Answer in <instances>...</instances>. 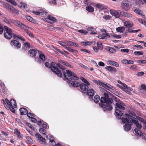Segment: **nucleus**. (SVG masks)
<instances>
[{"label": "nucleus", "instance_id": "9d476101", "mask_svg": "<svg viewBox=\"0 0 146 146\" xmlns=\"http://www.w3.org/2000/svg\"><path fill=\"white\" fill-rule=\"evenodd\" d=\"M5 5L8 9H10L13 13H15L17 15L19 14V11L18 10L13 8L11 6L7 3H6Z\"/></svg>", "mask_w": 146, "mask_h": 146}, {"label": "nucleus", "instance_id": "423d86ee", "mask_svg": "<svg viewBox=\"0 0 146 146\" xmlns=\"http://www.w3.org/2000/svg\"><path fill=\"white\" fill-rule=\"evenodd\" d=\"M4 29L6 32L4 34V37L7 39H10L12 37V30L11 29H9L6 26H4Z\"/></svg>", "mask_w": 146, "mask_h": 146}, {"label": "nucleus", "instance_id": "ddd939ff", "mask_svg": "<svg viewBox=\"0 0 146 146\" xmlns=\"http://www.w3.org/2000/svg\"><path fill=\"white\" fill-rule=\"evenodd\" d=\"M5 101L6 103L9 106H9H11V105L13 104L15 106L14 107H15V106H17L16 103L15 101L13 99H11L10 100V101L9 102L7 99L6 98L5 100Z\"/></svg>", "mask_w": 146, "mask_h": 146}, {"label": "nucleus", "instance_id": "f704fd0d", "mask_svg": "<svg viewBox=\"0 0 146 146\" xmlns=\"http://www.w3.org/2000/svg\"><path fill=\"white\" fill-rule=\"evenodd\" d=\"M39 57L40 60H41L42 61H44L45 60V56L44 54H40Z\"/></svg>", "mask_w": 146, "mask_h": 146}, {"label": "nucleus", "instance_id": "c85d7f7f", "mask_svg": "<svg viewBox=\"0 0 146 146\" xmlns=\"http://www.w3.org/2000/svg\"><path fill=\"white\" fill-rule=\"evenodd\" d=\"M86 10L90 12H92L94 11V8L91 6H88L86 7Z\"/></svg>", "mask_w": 146, "mask_h": 146}, {"label": "nucleus", "instance_id": "c756f323", "mask_svg": "<svg viewBox=\"0 0 146 146\" xmlns=\"http://www.w3.org/2000/svg\"><path fill=\"white\" fill-rule=\"evenodd\" d=\"M24 47H23L22 49H25L26 47L29 48L31 47L30 44L28 42H25L24 44Z\"/></svg>", "mask_w": 146, "mask_h": 146}, {"label": "nucleus", "instance_id": "1a4fd4ad", "mask_svg": "<svg viewBox=\"0 0 146 146\" xmlns=\"http://www.w3.org/2000/svg\"><path fill=\"white\" fill-rule=\"evenodd\" d=\"M11 45L15 46L17 48H19L21 46V43L16 40H12L11 42Z\"/></svg>", "mask_w": 146, "mask_h": 146}, {"label": "nucleus", "instance_id": "de8ad7c7", "mask_svg": "<svg viewBox=\"0 0 146 146\" xmlns=\"http://www.w3.org/2000/svg\"><path fill=\"white\" fill-rule=\"evenodd\" d=\"M134 11L137 14L140 15L142 11L139 9L137 8L134 9Z\"/></svg>", "mask_w": 146, "mask_h": 146}, {"label": "nucleus", "instance_id": "0e129e2a", "mask_svg": "<svg viewBox=\"0 0 146 146\" xmlns=\"http://www.w3.org/2000/svg\"><path fill=\"white\" fill-rule=\"evenodd\" d=\"M26 33H27L28 35L31 37H33V35L31 32H29L28 31H26Z\"/></svg>", "mask_w": 146, "mask_h": 146}, {"label": "nucleus", "instance_id": "a19ab883", "mask_svg": "<svg viewBox=\"0 0 146 146\" xmlns=\"http://www.w3.org/2000/svg\"><path fill=\"white\" fill-rule=\"evenodd\" d=\"M134 53L137 55H140L143 54V53L142 51H135Z\"/></svg>", "mask_w": 146, "mask_h": 146}, {"label": "nucleus", "instance_id": "2eb2a0df", "mask_svg": "<svg viewBox=\"0 0 146 146\" xmlns=\"http://www.w3.org/2000/svg\"><path fill=\"white\" fill-rule=\"evenodd\" d=\"M36 51L34 49H31L28 51V55L32 57H35L36 55Z\"/></svg>", "mask_w": 146, "mask_h": 146}, {"label": "nucleus", "instance_id": "b1692460", "mask_svg": "<svg viewBox=\"0 0 146 146\" xmlns=\"http://www.w3.org/2000/svg\"><path fill=\"white\" fill-rule=\"evenodd\" d=\"M92 81L95 84H97V85H100L104 87L105 83H104L103 82H101L99 80H93Z\"/></svg>", "mask_w": 146, "mask_h": 146}, {"label": "nucleus", "instance_id": "37998d69", "mask_svg": "<svg viewBox=\"0 0 146 146\" xmlns=\"http://www.w3.org/2000/svg\"><path fill=\"white\" fill-rule=\"evenodd\" d=\"M27 116L30 118H32L35 116L34 114L31 112L29 113H27Z\"/></svg>", "mask_w": 146, "mask_h": 146}, {"label": "nucleus", "instance_id": "dca6fc26", "mask_svg": "<svg viewBox=\"0 0 146 146\" xmlns=\"http://www.w3.org/2000/svg\"><path fill=\"white\" fill-rule=\"evenodd\" d=\"M124 25L125 27L129 29L133 26V23L130 21H125L124 23Z\"/></svg>", "mask_w": 146, "mask_h": 146}, {"label": "nucleus", "instance_id": "a878e982", "mask_svg": "<svg viewBox=\"0 0 146 146\" xmlns=\"http://www.w3.org/2000/svg\"><path fill=\"white\" fill-rule=\"evenodd\" d=\"M100 99V97L98 95H96L94 98V102L96 103H98Z\"/></svg>", "mask_w": 146, "mask_h": 146}, {"label": "nucleus", "instance_id": "e433bc0d", "mask_svg": "<svg viewBox=\"0 0 146 146\" xmlns=\"http://www.w3.org/2000/svg\"><path fill=\"white\" fill-rule=\"evenodd\" d=\"M97 46L99 47V48L100 50H102L103 47L102 43L101 42H98L97 43Z\"/></svg>", "mask_w": 146, "mask_h": 146}, {"label": "nucleus", "instance_id": "4c0bfd02", "mask_svg": "<svg viewBox=\"0 0 146 146\" xmlns=\"http://www.w3.org/2000/svg\"><path fill=\"white\" fill-rule=\"evenodd\" d=\"M140 30H141L140 29L131 30L130 29H128V31L129 33H135L137 32L138 31H140Z\"/></svg>", "mask_w": 146, "mask_h": 146}, {"label": "nucleus", "instance_id": "f257e3e1", "mask_svg": "<svg viewBox=\"0 0 146 146\" xmlns=\"http://www.w3.org/2000/svg\"><path fill=\"white\" fill-rule=\"evenodd\" d=\"M113 102V99L111 98H109L108 94L104 93L103 96L100 98L101 102L99 104V107L102 108L104 111H110L112 109V107L111 104Z\"/></svg>", "mask_w": 146, "mask_h": 146}, {"label": "nucleus", "instance_id": "6e6552de", "mask_svg": "<svg viewBox=\"0 0 146 146\" xmlns=\"http://www.w3.org/2000/svg\"><path fill=\"white\" fill-rule=\"evenodd\" d=\"M134 119H133L131 120H130V119H129L127 118L122 117L121 118V120L122 122L125 123H133L135 125L138 121H137Z\"/></svg>", "mask_w": 146, "mask_h": 146}, {"label": "nucleus", "instance_id": "a18cd8bd", "mask_svg": "<svg viewBox=\"0 0 146 146\" xmlns=\"http://www.w3.org/2000/svg\"><path fill=\"white\" fill-rule=\"evenodd\" d=\"M9 108L10 109V110L13 113H14L15 112V109L13 108V106L12 105H11V106H9Z\"/></svg>", "mask_w": 146, "mask_h": 146}, {"label": "nucleus", "instance_id": "2f4dec72", "mask_svg": "<svg viewBox=\"0 0 146 146\" xmlns=\"http://www.w3.org/2000/svg\"><path fill=\"white\" fill-rule=\"evenodd\" d=\"M106 49L112 53H115L116 52V50L115 49L111 47L107 48Z\"/></svg>", "mask_w": 146, "mask_h": 146}, {"label": "nucleus", "instance_id": "39448f33", "mask_svg": "<svg viewBox=\"0 0 146 146\" xmlns=\"http://www.w3.org/2000/svg\"><path fill=\"white\" fill-rule=\"evenodd\" d=\"M11 22L15 25L16 26L18 27L27 30L29 29L28 26L23 24L19 21L12 19L10 20Z\"/></svg>", "mask_w": 146, "mask_h": 146}, {"label": "nucleus", "instance_id": "774afa93", "mask_svg": "<svg viewBox=\"0 0 146 146\" xmlns=\"http://www.w3.org/2000/svg\"><path fill=\"white\" fill-rule=\"evenodd\" d=\"M84 2L85 4L87 5H89L90 4V1L89 0H84Z\"/></svg>", "mask_w": 146, "mask_h": 146}, {"label": "nucleus", "instance_id": "bb28decb", "mask_svg": "<svg viewBox=\"0 0 146 146\" xmlns=\"http://www.w3.org/2000/svg\"><path fill=\"white\" fill-rule=\"evenodd\" d=\"M125 28L123 27H118L116 29L117 32L120 33H123L125 30Z\"/></svg>", "mask_w": 146, "mask_h": 146}, {"label": "nucleus", "instance_id": "603ef678", "mask_svg": "<svg viewBox=\"0 0 146 146\" xmlns=\"http://www.w3.org/2000/svg\"><path fill=\"white\" fill-rule=\"evenodd\" d=\"M35 60L36 62H37L38 63H39L40 64L42 62V61L40 60L39 57L35 58Z\"/></svg>", "mask_w": 146, "mask_h": 146}, {"label": "nucleus", "instance_id": "393cba45", "mask_svg": "<svg viewBox=\"0 0 146 146\" xmlns=\"http://www.w3.org/2000/svg\"><path fill=\"white\" fill-rule=\"evenodd\" d=\"M71 84L72 86L76 87L79 86L80 85V83L79 82L75 80L72 81Z\"/></svg>", "mask_w": 146, "mask_h": 146}, {"label": "nucleus", "instance_id": "9b49d317", "mask_svg": "<svg viewBox=\"0 0 146 146\" xmlns=\"http://www.w3.org/2000/svg\"><path fill=\"white\" fill-rule=\"evenodd\" d=\"M105 69L112 74H115L117 71V69L115 67L110 66L106 67Z\"/></svg>", "mask_w": 146, "mask_h": 146}, {"label": "nucleus", "instance_id": "3c124183", "mask_svg": "<svg viewBox=\"0 0 146 146\" xmlns=\"http://www.w3.org/2000/svg\"><path fill=\"white\" fill-rule=\"evenodd\" d=\"M80 65L81 67H82L83 68H84L86 70H89V68L88 67L85 65H84L82 64H80Z\"/></svg>", "mask_w": 146, "mask_h": 146}, {"label": "nucleus", "instance_id": "58836bf2", "mask_svg": "<svg viewBox=\"0 0 146 146\" xmlns=\"http://www.w3.org/2000/svg\"><path fill=\"white\" fill-rule=\"evenodd\" d=\"M78 31L79 32L84 35H86L88 33V32L87 31L83 30H79Z\"/></svg>", "mask_w": 146, "mask_h": 146}, {"label": "nucleus", "instance_id": "8fccbe9b", "mask_svg": "<svg viewBox=\"0 0 146 146\" xmlns=\"http://www.w3.org/2000/svg\"><path fill=\"white\" fill-rule=\"evenodd\" d=\"M103 18L106 20H109L111 18V17L109 15H105Z\"/></svg>", "mask_w": 146, "mask_h": 146}, {"label": "nucleus", "instance_id": "412c9836", "mask_svg": "<svg viewBox=\"0 0 146 146\" xmlns=\"http://www.w3.org/2000/svg\"><path fill=\"white\" fill-rule=\"evenodd\" d=\"M108 62L110 65H111L115 67H119V64L114 61L109 60L108 61Z\"/></svg>", "mask_w": 146, "mask_h": 146}, {"label": "nucleus", "instance_id": "338daca9", "mask_svg": "<svg viewBox=\"0 0 146 146\" xmlns=\"http://www.w3.org/2000/svg\"><path fill=\"white\" fill-rule=\"evenodd\" d=\"M144 74V73L143 72H141L137 73V75L138 76H142Z\"/></svg>", "mask_w": 146, "mask_h": 146}, {"label": "nucleus", "instance_id": "4be33fe9", "mask_svg": "<svg viewBox=\"0 0 146 146\" xmlns=\"http://www.w3.org/2000/svg\"><path fill=\"white\" fill-rule=\"evenodd\" d=\"M88 85H87L83 83L80 84V88L81 90L83 91H86L88 89Z\"/></svg>", "mask_w": 146, "mask_h": 146}, {"label": "nucleus", "instance_id": "864d4df0", "mask_svg": "<svg viewBox=\"0 0 146 146\" xmlns=\"http://www.w3.org/2000/svg\"><path fill=\"white\" fill-rule=\"evenodd\" d=\"M38 12L39 13V14H40V13H47V12H46V11L43 10V9H40L38 10Z\"/></svg>", "mask_w": 146, "mask_h": 146}, {"label": "nucleus", "instance_id": "72a5a7b5", "mask_svg": "<svg viewBox=\"0 0 146 146\" xmlns=\"http://www.w3.org/2000/svg\"><path fill=\"white\" fill-rule=\"evenodd\" d=\"M136 117L138 120L141 121L142 122L144 123L145 125H146V121L145 120L138 116H136Z\"/></svg>", "mask_w": 146, "mask_h": 146}, {"label": "nucleus", "instance_id": "5fc2aeb1", "mask_svg": "<svg viewBox=\"0 0 146 146\" xmlns=\"http://www.w3.org/2000/svg\"><path fill=\"white\" fill-rule=\"evenodd\" d=\"M112 99H113L115 101L117 102H119L120 100H118L115 96L113 95L112 96Z\"/></svg>", "mask_w": 146, "mask_h": 146}, {"label": "nucleus", "instance_id": "7c9ffc66", "mask_svg": "<svg viewBox=\"0 0 146 146\" xmlns=\"http://www.w3.org/2000/svg\"><path fill=\"white\" fill-rule=\"evenodd\" d=\"M47 18L48 19L52 21L53 22H55L57 21V20L55 18L52 17L51 15H49L48 16Z\"/></svg>", "mask_w": 146, "mask_h": 146}, {"label": "nucleus", "instance_id": "6ab92c4d", "mask_svg": "<svg viewBox=\"0 0 146 146\" xmlns=\"http://www.w3.org/2000/svg\"><path fill=\"white\" fill-rule=\"evenodd\" d=\"M123 127L125 131H128L131 129V124L129 123H128L124 125L123 126Z\"/></svg>", "mask_w": 146, "mask_h": 146}, {"label": "nucleus", "instance_id": "052dcab7", "mask_svg": "<svg viewBox=\"0 0 146 146\" xmlns=\"http://www.w3.org/2000/svg\"><path fill=\"white\" fill-rule=\"evenodd\" d=\"M27 125L32 130H34V127L31 125L30 123H27Z\"/></svg>", "mask_w": 146, "mask_h": 146}, {"label": "nucleus", "instance_id": "4468645a", "mask_svg": "<svg viewBox=\"0 0 146 146\" xmlns=\"http://www.w3.org/2000/svg\"><path fill=\"white\" fill-rule=\"evenodd\" d=\"M35 136L36 137L38 138V140L39 141L41 142L42 143H45L46 142V140L45 139L42 137L40 134L38 133H36L35 134Z\"/></svg>", "mask_w": 146, "mask_h": 146}, {"label": "nucleus", "instance_id": "aec40b11", "mask_svg": "<svg viewBox=\"0 0 146 146\" xmlns=\"http://www.w3.org/2000/svg\"><path fill=\"white\" fill-rule=\"evenodd\" d=\"M19 111L21 115H26L28 112L27 110L24 108H20Z\"/></svg>", "mask_w": 146, "mask_h": 146}, {"label": "nucleus", "instance_id": "f03ea898", "mask_svg": "<svg viewBox=\"0 0 146 146\" xmlns=\"http://www.w3.org/2000/svg\"><path fill=\"white\" fill-rule=\"evenodd\" d=\"M56 68L58 67L60 69L62 70V72L63 73L64 76L69 81H71L72 80H78L79 78L77 76V75L72 72L69 70H66V72L64 70H65V68L60 63L56 64Z\"/></svg>", "mask_w": 146, "mask_h": 146}, {"label": "nucleus", "instance_id": "cd10ccee", "mask_svg": "<svg viewBox=\"0 0 146 146\" xmlns=\"http://www.w3.org/2000/svg\"><path fill=\"white\" fill-rule=\"evenodd\" d=\"M82 45L84 46H86L87 45H91V42L88 41H85L84 42H82Z\"/></svg>", "mask_w": 146, "mask_h": 146}, {"label": "nucleus", "instance_id": "a211bd4d", "mask_svg": "<svg viewBox=\"0 0 146 146\" xmlns=\"http://www.w3.org/2000/svg\"><path fill=\"white\" fill-rule=\"evenodd\" d=\"M110 14L113 16H115L117 18L119 17V13L117 11L113 10H111L110 11Z\"/></svg>", "mask_w": 146, "mask_h": 146}, {"label": "nucleus", "instance_id": "4d7b16f0", "mask_svg": "<svg viewBox=\"0 0 146 146\" xmlns=\"http://www.w3.org/2000/svg\"><path fill=\"white\" fill-rule=\"evenodd\" d=\"M82 80L86 84V85H90V83L84 78H83V79H82Z\"/></svg>", "mask_w": 146, "mask_h": 146}, {"label": "nucleus", "instance_id": "680f3d73", "mask_svg": "<svg viewBox=\"0 0 146 146\" xmlns=\"http://www.w3.org/2000/svg\"><path fill=\"white\" fill-rule=\"evenodd\" d=\"M26 138L27 139V140L28 141H29V143H32V140L31 138L29 136H26Z\"/></svg>", "mask_w": 146, "mask_h": 146}, {"label": "nucleus", "instance_id": "13d9d810", "mask_svg": "<svg viewBox=\"0 0 146 146\" xmlns=\"http://www.w3.org/2000/svg\"><path fill=\"white\" fill-rule=\"evenodd\" d=\"M136 3L139 5H140L141 4H142L143 3V2L142 0H138L136 2Z\"/></svg>", "mask_w": 146, "mask_h": 146}, {"label": "nucleus", "instance_id": "473e14b6", "mask_svg": "<svg viewBox=\"0 0 146 146\" xmlns=\"http://www.w3.org/2000/svg\"><path fill=\"white\" fill-rule=\"evenodd\" d=\"M123 62L125 64H133L134 63V61L131 60H123Z\"/></svg>", "mask_w": 146, "mask_h": 146}, {"label": "nucleus", "instance_id": "0eeeda50", "mask_svg": "<svg viewBox=\"0 0 146 146\" xmlns=\"http://www.w3.org/2000/svg\"><path fill=\"white\" fill-rule=\"evenodd\" d=\"M130 2L127 0H123L121 2V7L126 11H128L130 9Z\"/></svg>", "mask_w": 146, "mask_h": 146}, {"label": "nucleus", "instance_id": "6e6d98bb", "mask_svg": "<svg viewBox=\"0 0 146 146\" xmlns=\"http://www.w3.org/2000/svg\"><path fill=\"white\" fill-rule=\"evenodd\" d=\"M126 116L127 117L129 118V119L131 120L133 119H135V118L132 116L131 115L129 114H126Z\"/></svg>", "mask_w": 146, "mask_h": 146}, {"label": "nucleus", "instance_id": "69168bd1", "mask_svg": "<svg viewBox=\"0 0 146 146\" xmlns=\"http://www.w3.org/2000/svg\"><path fill=\"white\" fill-rule=\"evenodd\" d=\"M141 88L142 89H143L144 90L146 91V85L144 84H141Z\"/></svg>", "mask_w": 146, "mask_h": 146}, {"label": "nucleus", "instance_id": "bf43d9fd", "mask_svg": "<svg viewBox=\"0 0 146 146\" xmlns=\"http://www.w3.org/2000/svg\"><path fill=\"white\" fill-rule=\"evenodd\" d=\"M136 126V127H137V128H139V129H140L142 127V126L138 122L137 124H135Z\"/></svg>", "mask_w": 146, "mask_h": 146}, {"label": "nucleus", "instance_id": "ea45409f", "mask_svg": "<svg viewBox=\"0 0 146 146\" xmlns=\"http://www.w3.org/2000/svg\"><path fill=\"white\" fill-rule=\"evenodd\" d=\"M49 3L50 4H54V5L56 4V0H48Z\"/></svg>", "mask_w": 146, "mask_h": 146}, {"label": "nucleus", "instance_id": "f8f14e48", "mask_svg": "<svg viewBox=\"0 0 146 146\" xmlns=\"http://www.w3.org/2000/svg\"><path fill=\"white\" fill-rule=\"evenodd\" d=\"M104 88L106 89L109 90L112 93H113L114 92L113 90L115 89V87L113 86H111L110 85L108 84L107 85V84H105Z\"/></svg>", "mask_w": 146, "mask_h": 146}, {"label": "nucleus", "instance_id": "e2e57ef3", "mask_svg": "<svg viewBox=\"0 0 146 146\" xmlns=\"http://www.w3.org/2000/svg\"><path fill=\"white\" fill-rule=\"evenodd\" d=\"M137 62L138 63H141L143 64H145L146 63V60H138Z\"/></svg>", "mask_w": 146, "mask_h": 146}, {"label": "nucleus", "instance_id": "c9c22d12", "mask_svg": "<svg viewBox=\"0 0 146 146\" xmlns=\"http://www.w3.org/2000/svg\"><path fill=\"white\" fill-rule=\"evenodd\" d=\"M138 20L140 23L143 24L146 27V21H145L140 19H138Z\"/></svg>", "mask_w": 146, "mask_h": 146}, {"label": "nucleus", "instance_id": "7ed1b4c3", "mask_svg": "<svg viewBox=\"0 0 146 146\" xmlns=\"http://www.w3.org/2000/svg\"><path fill=\"white\" fill-rule=\"evenodd\" d=\"M115 105V115L117 117V119H120L121 117H117V116L121 117L122 115H123V111L121 110H125V108L122 105L117 103H116Z\"/></svg>", "mask_w": 146, "mask_h": 146}, {"label": "nucleus", "instance_id": "09e8293b", "mask_svg": "<svg viewBox=\"0 0 146 146\" xmlns=\"http://www.w3.org/2000/svg\"><path fill=\"white\" fill-rule=\"evenodd\" d=\"M10 20H9V19L4 18L3 20L4 22L5 23H6L8 24H10V22H11Z\"/></svg>", "mask_w": 146, "mask_h": 146}, {"label": "nucleus", "instance_id": "c03bdc74", "mask_svg": "<svg viewBox=\"0 0 146 146\" xmlns=\"http://www.w3.org/2000/svg\"><path fill=\"white\" fill-rule=\"evenodd\" d=\"M26 18L27 20H28L29 21L31 22H33V19L29 16H26Z\"/></svg>", "mask_w": 146, "mask_h": 146}, {"label": "nucleus", "instance_id": "f3484780", "mask_svg": "<svg viewBox=\"0 0 146 146\" xmlns=\"http://www.w3.org/2000/svg\"><path fill=\"white\" fill-rule=\"evenodd\" d=\"M95 91L93 89H88L87 91V94L90 97H93L95 94Z\"/></svg>", "mask_w": 146, "mask_h": 146}, {"label": "nucleus", "instance_id": "79ce46f5", "mask_svg": "<svg viewBox=\"0 0 146 146\" xmlns=\"http://www.w3.org/2000/svg\"><path fill=\"white\" fill-rule=\"evenodd\" d=\"M133 90V89L130 88V87H127V88H126V92L128 94H129L130 93H131V92L132 90Z\"/></svg>", "mask_w": 146, "mask_h": 146}, {"label": "nucleus", "instance_id": "5701e85b", "mask_svg": "<svg viewBox=\"0 0 146 146\" xmlns=\"http://www.w3.org/2000/svg\"><path fill=\"white\" fill-rule=\"evenodd\" d=\"M14 131V133L17 135L19 139H21L23 137L20 134V131L17 129H15Z\"/></svg>", "mask_w": 146, "mask_h": 146}, {"label": "nucleus", "instance_id": "49530a36", "mask_svg": "<svg viewBox=\"0 0 146 146\" xmlns=\"http://www.w3.org/2000/svg\"><path fill=\"white\" fill-rule=\"evenodd\" d=\"M40 132L41 133H42L43 134L46 135L45 133L46 132V130L43 128H40L39 130Z\"/></svg>", "mask_w": 146, "mask_h": 146}, {"label": "nucleus", "instance_id": "20e7f679", "mask_svg": "<svg viewBox=\"0 0 146 146\" xmlns=\"http://www.w3.org/2000/svg\"><path fill=\"white\" fill-rule=\"evenodd\" d=\"M56 63L52 62L50 64V68L58 76L62 77V73L60 70L55 66Z\"/></svg>", "mask_w": 146, "mask_h": 146}]
</instances>
